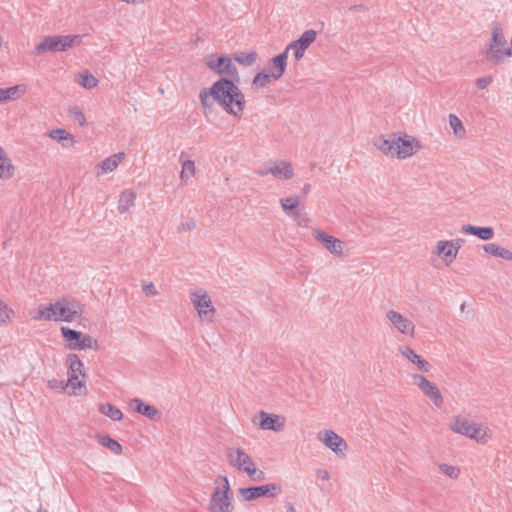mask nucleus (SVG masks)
<instances>
[{
	"mask_svg": "<svg viewBox=\"0 0 512 512\" xmlns=\"http://www.w3.org/2000/svg\"><path fill=\"white\" fill-rule=\"evenodd\" d=\"M125 159L124 152L115 153L102 161H100L94 168L96 176L100 177L113 172L119 164Z\"/></svg>",
	"mask_w": 512,
	"mask_h": 512,
	"instance_id": "24",
	"label": "nucleus"
},
{
	"mask_svg": "<svg viewBox=\"0 0 512 512\" xmlns=\"http://www.w3.org/2000/svg\"><path fill=\"white\" fill-rule=\"evenodd\" d=\"M85 305L78 299L63 295L38 305L31 318L35 321L72 323L82 319Z\"/></svg>",
	"mask_w": 512,
	"mask_h": 512,
	"instance_id": "2",
	"label": "nucleus"
},
{
	"mask_svg": "<svg viewBox=\"0 0 512 512\" xmlns=\"http://www.w3.org/2000/svg\"><path fill=\"white\" fill-rule=\"evenodd\" d=\"M283 211L290 217L298 218L304 209L302 199L297 194H289L280 199Z\"/></svg>",
	"mask_w": 512,
	"mask_h": 512,
	"instance_id": "23",
	"label": "nucleus"
},
{
	"mask_svg": "<svg viewBox=\"0 0 512 512\" xmlns=\"http://www.w3.org/2000/svg\"><path fill=\"white\" fill-rule=\"evenodd\" d=\"M195 227V222L194 220L190 219V220H187L186 222L182 223L181 224V230L182 231H188V230H191Z\"/></svg>",
	"mask_w": 512,
	"mask_h": 512,
	"instance_id": "46",
	"label": "nucleus"
},
{
	"mask_svg": "<svg viewBox=\"0 0 512 512\" xmlns=\"http://www.w3.org/2000/svg\"><path fill=\"white\" fill-rule=\"evenodd\" d=\"M385 321L396 333L407 338H414L416 335V324L406 314L390 308L385 311Z\"/></svg>",
	"mask_w": 512,
	"mask_h": 512,
	"instance_id": "14",
	"label": "nucleus"
},
{
	"mask_svg": "<svg viewBox=\"0 0 512 512\" xmlns=\"http://www.w3.org/2000/svg\"><path fill=\"white\" fill-rule=\"evenodd\" d=\"M512 56L506 37L500 25H495L491 32V38L485 49V58L488 62L495 65L503 63Z\"/></svg>",
	"mask_w": 512,
	"mask_h": 512,
	"instance_id": "10",
	"label": "nucleus"
},
{
	"mask_svg": "<svg viewBox=\"0 0 512 512\" xmlns=\"http://www.w3.org/2000/svg\"><path fill=\"white\" fill-rule=\"evenodd\" d=\"M38 512H48L47 510L39 509Z\"/></svg>",
	"mask_w": 512,
	"mask_h": 512,
	"instance_id": "50",
	"label": "nucleus"
},
{
	"mask_svg": "<svg viewBox=\"0 0 512 512\" xmlns=\"http://www.w3.org/2000/svg\"><path fill=\"white\" fill-rule=\"evenodd\" d=\"M317 440L337 458H345L349 451L347 441L332 429H322L317 433Z\"/></svg>",
	"mask_w": 512,
	"mask_h": 512,
	"instance_id": "18",
	"label": "nucleus"
},
{
	"mask_svg": "<svg viewBox=\"0 0 512 512\" xmlns=\"http://www.w3.org/2000/svg\"><path fill=\"white\" fill-rule=\"evenodd\" d=\"M60 336L65 349L70 351L93 350L99 348V343L93 336L68 326H61Z\"/></svg>",
	"mask_w": 512,
	"mask_h": 512,
	"instance_id": "11",
	"label": "nucleus"
},
{
	"mask_svg": "<svg viewBox=\"0 0 512 512\" xmlns=\"http://www.w3.org/2000/svg\"><path fill=\"white\" fill-rule=\"evenodd\" d=\"M311 232L313 238L329 253L337 257L344 255L346 245L342 240L325 233L319 228H313Z\"/></svg>",
	"mask_w": 512,
	"mask_h": 512,
	"instance_id": "21",
	"label": "nucleus"
},
{
	"mask_svg": "<svg viewBox=\"0 0 512 512\" xmlns=\"http://www.w3.org/2000/svg\"><path fill=\"white\" fill-rule=\"evenodd\" d=\"M448 429L478 445H487L495 438L494 429L488 423L464 414L453 416L448 423Z\"/></svg>",
	"mask_w": 512,
	"mask_h": 512,
	"instance_id": "3",
	"label": "nucleus"
},
{
	"mask_svg": "<svg viewBox=\"0 0 512 512\" xmlns=\"http://www.w3.org/2000/svg\"><path fill=\"white\" fill-rule=\"evenodd\" d=\"M461 231L464 234L474 235L484 241L491 240L494 236V231L491 227H477L466 224L462 226Z\"/></svg>",
	"mask_w": 512,
	"mask_h": 512,
	"instance_id": "32",
	"label": "nucleus"
},
{
	"mask_svg": "<svg viewBox=\"0 0 512 512\" xmlns=\"http://www.w3.org/2000/svg\"><path fill=\"white\" fill-rule=\"evenodd\" d=\"M81 39L82 36L80 35L46 36L35 46V53L41 55L46 52L67 51L74 46L80 45Z\"/></svg>",
	"mask_w": 512,
	"mask_h": 512,
	"instance_id": "12",
	"label": "nucleus"
},
{
	"mask_svg": "<svg viewBox=\"0 0 512 512\" xmlns=\"http://www.w3.org/2000/svg\"><path fill=\"white\" fill-rule=\"evenodd\" d=\"M236 508L231 484L226 475H217L208 500L209 512H234Z\"/></svg>",
	"mask_w": 512,
	"mask_h": 512,
	"instance_id": "5",
	"label": "nucleus"
},
{
	"mask_svg": "<svg viewBox=\"0 0 512 512\" xmlns=\"http://www.w3.org/2000/svg\"><path fill=\"white\" fill-rule=\"evenodd\" d=\"M15 317L14 310L0 297V326L6 325Z\"/></svg>",
	"mask_w": 512,
	"mask_h": 512,
	"instance_id": "37",
	"label": "nucleus"
},
{
	"mask_svg": "<svg viewBox=\"0 0 512 512\" xmlns=\"http://www.w3.org/2000/svg\"><path fill=\"white\" fill-rule=\"evenodd\" d=\"M199 99L204 109L211 108L215 101L223 111L234 119H241L243 116L245 96L232 80L219 79L210 88L202 89Z\"/></svg>",
	"mask_w": 512,
	"mask_h": 512,
	"instance_id": "1",
	"label": "nucleus"
},
{
	"mask_svg": "<svg viewBox=\"0 0 512 512\" xmlns=\"http://www.w3.org/2000/svg\"><path fill=\"white\" fill-rule=\"evenodd\" d=\"M205 63L209 69L217 74L230 77L232 81L238 80L239 78L236 66L232 62V59L227 56L216 58L213 55H209L205 58Z\"/></svg>",
	"mask_w": 512,
	"mask_h": 512,
	"instance_id": "20",
	"label": "nucleus"
},
{
	"mask_svg": "<svg viewBox=\"0 0 512 512\" xmlns=\"http://www.w3.org/2000/svg\"><path fill=\"white\" fill-rule=\"evenodd\" d=\"M98 410L102 415L110 418L113 421H120L123 418V413L121 410L111 403L99 404Z\"/></svg>",
	"mask_w": 512,
	"mask_h": 512,
	"instance_id": "34",
	"label": "nucleus"
},
{
	"mask_svg": "<svg viewBox=\"0 0 512 512\" xmlns=\"http://www.w3.org/2000/svg\"><path fill=\"white\" fill-rule=\"evenodd\" d=\"M438 469L442 474L451 479H458L461 475V469L458 466L452 464L440 463L438 465Z\"/></svg>",
	"mask_w": 512,
	"mask_h": 512,
	"instance_id": "40",
	"label": "nucleus"
},
{
	"mask_svg": "<svg viewBox=\"0 0 512 512\" xmlns=\"http://www.w3.org/2000/svg\"><path fill=\"white\" fill-rule=\"evenodd\" d=\"M226 457L232 468L245 473L250 479L255 481L264 479V471L257 468L252 457L244 449L239 447L229 448Z\"/></svg>",
	"mask_w": 512,
	"mask_h": 512,
	"instance_id": "8",
	"label": "nucleus"
},
{
	"mask_svg": "<svg viewBox=\"0 0 512 512\" xmlns=\"http://www.w3.org/2000/svg\"><path fill=\"white\" fill-rule=\"evenodd\" d=\"M46 135L58 142L64 149H70L75 144V136L63 128L51 129Z\"/></svg>",
	"mask_w": 512,
	"mask_h": 512,
	"instance_id": "27",
	"label": "nucleus"
},
{
	"mask_svg": "<svg viewBox=\"0 0 512 512\" xmlns=\"http://www.w3.org/2000/svg\"><path fill=\"white\" fill-rule=\"evenodd\" d=\"M257 59V53L255 51L237 52L234 54V60L243 66H251Z\"/></svg>",
	"mask_w": 512,
	"mask_h": 512,
	"instance_id": "38",
	"label": "nucleus"
},
{
	"mask_svg": "<svg viewBox=\"0 0 512 512\" xmlns=\"http://www.w3.org/2000/svg\"><path fill=\"white\" fill-rule=\"evenodd\" d=\"M448 119L453 135L457 139H464L466 137V128L464 127L460 118L455 114H449Z\"/></svg>",
	"mask_w": 512,
	"mask_h": 512,
	"instance_id": "35",
	"label": "nucleus"
},
{
	"mask_svg": "<svg viewBox=\"0 0 512 512\" xmlns=\"http://www.w3.org/2000/svg\"><path fill=\"white\" fill-rule=\"evenodd\" d=\"M189 301L200 324L211 325L215 322L217 309L206 289L202 287L192 289L189 292Z\"/></svg>",
	"mask_w": 512,
	"mask_h": 512,
	"instance_id": "6",
	"label": "nucleus"
},
{
	"mask_svg": "<svg viewBox=\"0 0 512 512\" xmlns=\"http://www.w3.org/2000/svg\"><path fill=\"white\" fill-rule=\"evenodd\" d=\"M276 80H278V78H276L270 71L264 69L256 74L252 81V86L255 88H263Z\"/></svg>",
	"mask_w": 512,
	"mask_h": 512,
	"instance_id": "36",
	"label": "nucleus"
},
{
	"mask_svg": "<svg viewBox=\"0 0 512 512\" xmlns=\"http://www.w3.org/2000/svg\"><path fill=\"white\" fill-rule=\"evenodd\" d=\"M53 383H56V381H49L50 386H53Z\"/></svg>",
	"mask_w": 512,
	"mask_h": 512,
	"instance_id": "49",
	"label": "nucleus"
},
{
	"mask_svg": "<svg viewBox=\"0 0 512 512\" xmlns=\"http://www.w3.org/2000/svg\"><path fill=\"white\" fill-rule=\"evenodd\" d=\"M398 355L411 369L419 371L418 373H429L432 369L430 362L418 354L410 345H400L398 347Z\"/></svg>",
	"mask_w": 512,
	"mask_h": 512,
	"instance_id": "19",
	"label": "nucleus"
},
{
	"mask_svg": "<svg viewBox=\"0 0 512 512\" xmlns=\"http://www.w3.org/2000/svg\"><path fill=\"white\" fill-rule=\"evenodd\" d=\"M483 251L491 256L505 261H512V251L496 243H487L482 247Z\"/></svg>",
	"mask_w": 512,
	"mask_h": 512,
	"instance_id": "33",
	"label": "nucleus"
},
{
	"mask_svg": "<svg viewBox=\"0 0 512 512\" xmlns=\"http://www.w3.org/2000/svg\"><path fill=\"white\" fill-rule=\"evenodd\" d=\"M26 92L27 86L25 84H17L7 88H0V103L16 101L22 98Z\"/></svg>",
	"mask_w": 512,
	"mask_h": 512,
	"instance_id": "28",
	"label": "nucleus"
},
{
	"mask_svg": "<svg viewBox=\"0 0 512 512\" xmlns=\"http://www.w3.org/2000/svg\"><path fill=\"white\" fill-rule=\"evenodd\" d=\"M67 369V382L65 388L73 396L81 395L86 389L84 363L75 353H68L65 357Z\"/></svg>",
	"mask_w": 512,
	"mask_h": 512,
	"instance_id": "7",
	"label": "nucleus"
},
{
	"mask_svg": "<svg viewBox=\"0 0 512 512\" xmlns=\"http://www.w3.org/2000/svg\"><path fill=\"white\" fill-rule=\"evenodd\" d=\"M317 32L313 29L306 30L302 35L295 41L291 42L286 50L292 51L296 61L303 58L305 51L310 47L316 40Z\"/></svg>",
	"mask_w": 512,
	"mask_h": 512,
	"instance_id": "22",
	"label": "nucleus"
},
{
	"mask_svg": "<svg viewBox=\"0 0 512 512\" xmlns=\"http://www.w3.org/2000/svg\"><path fill=\"white\" fill-rule=\"evenodd\" d=\"M492 77L491 76H483L476 80V86L478 89H485L492 83Z\"/></svg>",
	"mask_w": 512,
	"mask_h": 512,
	"instance_id": "45",
	"label": "nucleus"
},
{
	"mask_svg": "<svg viewBox=\"0 0 512 512\" xmlns=\"http://www.w3.org/2000/svg\"><path fill=\"white\" fill-rule=\"evenodd\" d=\"M95 440L101 447L106 448L114 455H121L123 453L122 445L107 433H97Z\"/></svg>",
	"mask_w": 512,
	"mask_h": 512,
	"instance_id": "30",
	"label": "nucleus"
},
{
	"mask_svg": "<svg viewBox=\"0 0 512 512\" xmlns=\"http://www.w3.org/2000/svg\"><path fill=\"white\" fill-rule=\"evenodd\" d=\"M259 176L272 175L275 179L287 181L293 178L294 169L291 162L284 159H270L262 163L256 170Z\"/></svg>",
	"mask_w": 512,
	"mask_h": 512,
	"instance_id": "16",
	"label": "nucleus"
},
{
	"mask_svg": "<svg viewBox=\"0 0 512 512\" xmlns=\"http://www.w3.org/2000/svg\"><path fill=\"white\" fill-rule=\"evenodd\" d=\"M68 115L73 119L79 126L87 125V120L84 112L78 106H71L68 108Z\"/></svg>",
	"mask_w": 512,
	"mask_h": 512,
	"instance_id": "42",
	"label": "nucleus"
},
{
	"mask_svg": "<svg viewBox=\"0 0 512 512\" xmlns=\"http://www.w3.org/2000/svg\"><path fill=\"white\" fill-rule=\"evenodd\" d=\"M374 145L382 153L398 159L409 158L421 148L419 141L408 134L388 138L379 136L374 139Z\"/></svg>",
	"mask_w": 512,
	"mask_h": 512,
	"instance_id": "4",
	"label": "nucleus"
},
{
	"mask_svg": "<svg viewBox=\"0 0 512 512\" xmlns=\"http://www.w3.org/2000/svg\"><path fill=\"white\" fill-rule=\"evenodd\" d=\"M251 422L261 431L281 433L287 428V418L284 415L261 410L253 415Z\"/></svg>",
	"mask_w": 512,
	"mask_h": 512,
	"instance_id": "15",
	"label": "nucleus"
},
{
	"mask_svg": "<svg viewBox=\"0 0 512 512\" xmlns=\"http://www.w3.org/2000/svg\"><path fill=\"white\" fill-rule=\"evenodd\" d=\"M135 194H120L118 199V211L125 213L134 205Z\"/></svg>",
	"mask_w": 512,
	"mask_h": 512,
	"instance_id": "39",
	"label": "nucleus"
},
{
	"mask_svg": "<svg viewBox=\"0 0 512 512\" xmlns=\"http://www.w3.org/2000/svg\"><path fill=\"white\" fill-rule=\"evenodd\" d=\"M412 385L426 397L436 408L444 404V397L437 383L428 379L424 373H411Z\"/></svg>",
	"mask_w": 512,
	"mask_h": 512,
	"instance_id": "13",
	"label": "nucleus"
},
{
	"mask_svg": "<svg viewBox=\"0 0 512 512\" xmlns=\"http://www.w3.org/2000/svg\"><path fill=\"white\" fill-rule=\"evenodd\" d=\"M237 493L241 501L252 502L259 498H276L282 493V487L275 482L266 483L260 486L240 487Z\"/></svg>",
	"mask_w": 512,
	"mask_h": 512,
	"instance_id": "17",
	"label": "nucleus"
},
{
	"mask_svg": "<svg viewBox=\"0 0 512 512\" xmlns=\"http://www.w3.org/2000/svg\"><path fill=\"white\" fill-rule=\"evenodd\" d=\"M317 480L321 482H329L331 480L330 472L325 468H319L315 471Z\"/></svg>",
	"mask_w": 512,
	"mask_h": 512,
	"instance_id": "44",
	"label": "nucleus"
},
{
	"mask_svg": "<svg viewBox=\"0 0 512 512\" xmlns=\"http://www.w3.org/2000/svg\"><path fill=\"white\" fill-rule=\"evenodd\" d=\"M129 406L133 411L144 415L150 420H159L161 418V412L156 407L145 403L139 398H133Z\"/></svg>",
	"mask_w": 512,
	"mask_h": 512,
	"instance_id": "25",
	"label": "nucleus"
},
{
	"mask_svg": "<svg viewBox=\"0 0 512 512\" xmlns=\"http://www.w3.org/2000/svg\"><path fill=\"white\" fill-rule=\"evenodd\" d=\"M77 82L86 89H92L98 85L97 78L88 72L79 74Z\"/></svg>",
	"mask_w": 512,
	"mask_h": 512,
	"instance_id": "41",
	"label": "nucleus"
},
{
	"mask_svg": "<svg viewBox=\"0 0 512 512\" xmlns=\"http://www.w3.org/2000/svg\"><path fill=\"white\" fill-rule=\"evenodd\" d=\"M288 53L289 52L285 49L284 52L273 57L266 68L267 71H270L278 79L286 70Z\"/></svg>",
	"mask_w": 512,
	"mask_h": 512,
	"instance_id": "29",
	"label": "nucleus"
},
{
	"mask_svg": "<svg viewBox=\"0 0 512 512\" xmlns=\"http://www.w3.org/2000/svg\"><path fill=\"white\" fill-rule=\"evenodd\" d=\"M181 164L180 179L183 183H191L196 173L195 162L188 158L186 152L182 151L179 155Z\"/></svg>",
	"mask_w": 512,
	"mask_h": 512,
	"instance_id": "26",
	"label": "nucleus"
},
{
	"mask_svg": "<svg viewBox=\"0 0 512 512\" xmlns=\"http://www.w3.org/2000/svg\"><path fill=\"white\" fill-rule=\"evenodd\" d=\"M15 174V166L6 151L0 147V179L9 180Z\"/></svg>",
	"mask_w": 512,
	"mask_h": 512,
	"instance_id": "31",
	"label": "nucleus"
},
{
	"mask_svg": "<svg viewBox=\"0 0 512 512\" xmlns=\"http://www.w3.org/2000/svg\"><path fill=\"white\" fill-rule=\"evenodd\" d=\"M464 240L461 238L439 239L431 248V257L444 267L455 264L462 249Z\"/></svg>",
	"mask_w": 512,
	"mask_h": 512,
	"instance_id": "9",
	"label": "nucleus"
},
{
	"mask_svg": "<svg viewBox=\"0 0 512 512\" xmlns=\"http://www.w3.org/2000/svg\"><path fill=\"white\" fill-rule=\"evenodd\" d=\"M141 287L144 294L148 297H155L158 294L156 286L153 282L144 281L142 282Z\"/></svg>",
	"mask_w": 512,
	"mask_h": 512,
	"instance_id": "43",
	"label": "nucleus"
},
{
	"mask_svg": "<svg viewBox=\"0 0 512 512\" xmlns=\"http://www.w3.org/2000/svg\"><path fill=\"white\" fill-rule=\"evenodd\" d=\"M4 41H3V38L2 36L0 35V47L3 45Z\"/></svg>",
	"mask_w": 512,
	"mask_h": 512,
	"instance_id": "48",
	"label": "nucleus"
},
{
	"mask_svg": "<svg viewBox=\"0 0 512 512\" xmlns=\"http://www.w3.org/2000/svg\"><path fill=\"white\" fill-rule=\"evenodd\" d=\"M285 511L286 512H297V510L294 507V505L292 503H289V502L285 504Z\"/></svg>",
	"mask_w": 512,
	"mask_h": 512,
	"instance_id": "47",
	"label": "nucleus"
}]
</instances>
